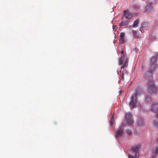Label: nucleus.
<instances>
[{
	"label": "nucleus",
	"mask_w": 158,
	"mask_h": 158,
	"mask_svg": "<svg viewBox=\"0 0 158 158\" xmlns=\"http://www.w3.org/2000/svg\"><path fill=\"white\" fill-rule=\"evenodd\" d=\"M126 132L129 135H130L132 134L131 132L128 129L126 130Z\"/></svg>",
	"instance_id": "obj_21"
},
{
	"label": "nucleus",
	"mask_w": 158,
	"mask_h": 158,
	"mask_svg": "<svg viewBox=\"0 0 158 158\" xmlns=\"http://www.w3.org/2000/svg\"><path fill=\"white\" fill-rule=\"evenodd\" d=\"M119 93L120 94L121 93V91H119Z\"/></svg>",
	"instance_id": "obj_24"
},
{
	"label": "nucleus",
	"mask_w": 158,
	"mask_h": 158,
	"mask_svg": "<svg viewBox=\"0 0 158 158\" xmlns=\"http://www.w3.org/2000/svg\"><path fill=\"white\" fill-rule=\"evenodd\" d=\"M152 7L150 5L147 6L145 8V11H148L151 10Z\"/></svg>",
	"instance_id": "obj_18"
},
{
	"label": "nucleus",
	"mask_w": 158,
	"mask_h": 158,
	"mask_svg": "<svg viewBox=\"0 0 158 158\" xmlns=\"http://www.w3.org/2000/svg\"><path fill=\"white\" fill-rule=\"evenodd\" d=\"M123 129L122 126H121L117 131L115 134V137L117 138H120L123 135Z\"/></svg>",
	"instance_id": "obj_9"
},
{
	"label": "nucleus",
	"mask_w": 158,
	"mask_h": 158,
	"mask_svg": "<svg viewBox=\"0 0 158 158\" xmlns=\"http://www.w3.org/2000/svg\"><path fill=\"white\" fill-rule=\"evenodd\" d=\"M150 110L154 113L158 112V101L152 103L151 106Z\"/></svg>",
	"instance_id": "obj_6"
},
{
	"label": "nucleus",
	"mask_w": 158,
	"mask_h": 158,
	"mask_svg": "<svg viewBox=\"0 0 158 158\" xmlns=\"http://www.w3.org/2000/svg\"><path fill=\"white\" fill-rule=\"evenodd\" d=\"M144 76L145 77L151 78L150 80L148 81L147 83L148 87V89L151 88L156 86L155 83L154 81L153 80V75L152 73L150 72H147L145 73Z\"/></svg>",
	"instance_id": "obj_3"
},
{
	"label": "nucleus",
	"mask_w": 158,
	"mask_h": 158,
	"mask_svg": "<svg viewBox=\"0 0 158 158\" xmlns=\"http://www.w3.org/2000/svg\"><path fill=\"white\" fill-rule=\"evenodd\" d=\"M125 119L129 125H132L133 123V120L132 118L131 114L130 113L126 114Z\"/></svg>",
	"instance_id": "obj_5"
},
{
	"label": "nucleus",
	"mask_w": 158,
	"mask_h": 158,
	"mask_svg": "<svg viewBox=\"0 0 158 158\" xmlns=\"http://www.w3.org/2000/svg\"><path fill=\"white\" fill-rule=\"evenodd\" d=\"M152 101V99L150 97H147L145 100V102L147 104L150 103Z\"/></svg>",
	"instance_id": "obj_15"
},
{
	"label": "nucleus",
	"mask_w": 158,
	"mask_h": 158,
	"mask_svg": "<svg viewBox=\"0 0 158 158\" xmlns=\"http://www.w3.org/2000/svg\"><path fill=\"white\" fill-rule=\"evenodd\" d=\"M157 61V56L155 55L152 56L151 58V61L153 63L156 62Z\"/></svg>",
	"instance_id": "obj_14"
},
{
	"label": "nucleus",
	"mask_w": 158,
	"mask_h": 158,
	"mask_svg": "<svg viewBox=\"0 0 158 158\" xmlns=\"http://www.w3.org/2000/svg\"><path fill=\"white\" fill-rule=\"evenodd\" d=\"M141 93V90L139 88L137 89L135 91L134 94L131 96V101L129 102V106L131 108L133 109L136 107L138 97L140 96Z\"/></svg>",
	"instance_id": "obj_1"
},
{
	"label": "nucleus",
	"mask_w": 158,
	"mask_h": 158,
	"mask_svg": "<svg viewBox=\"0 0 158 158\" xmlns=\"http://www.w3.org/2000/svg\"><path fill=\"white\" fill-rule=\"evenodd\" d=\"M127 71L126 70L123 71L121 75V79L124 80V77L125 76L127 75Z\"/></svg>",
	"instance_id": "obj_13"
},
{
	"label": "nucleus",
	"mask_w": 158,
	"mask_h": 158,
	"mask_svg": "<svg viewBox=\"0 0 158 158\" xmlns=\"http://www.w3.org/2000/svg\"><path fill=\"white\" fill-rule=\"evenodd\" d=\"M139 24V19H137L134 22L133 27H137L138 24Z\"/></svg>",
	"instance_id": "obj_16"
},
{
	"label": "nucleus",
	"mask_w": 158,
	"mask_h": 158,
	"mask_svg": "<svg viewBox=\"0 0 158 158\" xmlns=\"http://www.w3.org/2000/svg\"><path fill=\"white\" fill-rule=\"evenodd\" d=\"M149 93L151 95H154L157 93L158 92V87L155 86L151 88L148 89Z\"/></svg>",
	"instance_id": "obj_7"
},
{
	"label": "nucleus",
	"mask_w": 158,
	"mask_h": 158,
	"mask_svg": "<svg viewBox=\"0 0 158 158\" xmlns=\"http://www.w3.org/2000/svg\"><path fill=\"white\" fill-rule=\"evenodd\" d=\"M125 34L124 32H122L120 33V43L122 44L125 41Z\"/></svg>",
	"instance_id": "obj_12"
},
{
	"label": "nucleus",
	"mask_w": 158,
	"mask_h": 158,
	"mask_svg": "<svg viewBox=\"0 0 158 158\" xmlns=\"http://www.w3.org/2000/svg\"><path fill=\"white\" fill-rule=\"evenodd\" d=\"M141 148V146L139 145H135L132 147V151L135 154V156H131V158H139V151Z\"/></svg>",
	"instance_id": "obj_4"
},
{
	"label": "nucleus",
	"mask_w": 158,
	"mask_h": 158,
	"mask_svg": "<svg viewBox=\"0 0 158 158\" xmlns=\"http://www.w3.org/2000/svg\"><path fill=\"white\" fill-rule=\"evenodd\" d=\"M123 16H125L127 19H130L132 17V14L131 12L128 9L123 11Z\"/></svg>",
	"instance_id": "obj_8"
},
{
	"label": "nucleus",
	"mask_w": 158,
	"mask_h": 158,
	"mask_svg": "<svg viewBox=\"0 0 158 158\" xmlns=\"http://www.w3.org/2000/svg\"><path fill=\"white\" fill-rule=\"evenodd\" d=\"M138 124L139 125L141 126H143V124H144L143 122V121H142V123H141L139 121L138 122Z\"/></svg>",
	"instance_id": "obj_22"
},
{
	"label": "nucleus",
	"mask_w": 158,
	"mask_h": 158,
	"mask_svg": "<svg viewBox=\"0 0 158 158\" xmlns=\"http://www.w3.org/2000/svg\"><path fill=\"white\" fill-rule=\"evenodd\" d=\"M137 32L136 31H134L133 32V35L134 36L135 38H138L139 37V36H137L136 35Z\"/></svg>",
	"instance_id": "obj_20"
},
{
	"label": "nucleus",
	"mask_w": 158,
	"mask_h": 158,
	"mask_svg": "<svg viewBox=\"0 0 158 158\" xmlns=\"http://www.w3.org/2000/svg\"><path fill=\"white\" fill-rule=\"evenodd\" d=\"M157 68V65L155 64H149L148 66L149 69L151 71L155 70Z\"/></svg>",
	"instance_id": "obj_11"
},
{
	"label": "nucleus",
	"mask_w": 158,
	"mask_h": 158,
	"mask_svg": "<svg viewBox=\"0 0 158 158\" xmlns=\"http://www.w3.org/2000/svg\"><path fill=\"white\" fill-rule=\"evenodd\" d=\"M156 117L158 118V113H157L156 115Z\"/></svg>",
	"instance_id": "obj_23"
},
{
	"label": "nucleus",
	"mask_w": 158,
	"mask_h": 158,
	"mask_svg": "<svg viewBox=\"0 0 158 158\" xmlns=\"http://www.w3.org/2000/svg\"><path fill=\"white\" fill-rule=\"evenodd\" d=\"M128 21H123L120 24L119 26H126L128 24Z\"/></svg>",
	"instance_id": "obj_17"
},
{
	"label": "nucleus",
	"mask_w": 158,
	"mask_h": 158,
	"mask_svg": "<svg viewBox=\"0 0 158 158\" xmlns=\"http://www.w3.org/2000/svg\"><path fill=\"white\" fill-rule=\"evenodd\" d=\"M114 118L113 117V115L111 117V118L110 119V124H111V126H112L113 125V124L114 123Z\"/></svg>",
	"instance_id": "obj_19"
},
{
	"label": "nucleus",
	"mask_w": 158,
	"mask_h": 158,
	"mask_svg": "<svg viewBox=\"0 0 158 158\" xmlns=\"http://www.w3.org/2000/svg\"><path fill=\"white\" fill-rule=\"evenodd\" d=\"M121 54L122 55V57L120 59L119 61V64L121 65L123 64V60H125V61L123 65L121 67V70L120 72L121 73V70L122 69H125L128 66V62L129 59L127 56H125V55L124 53V51L122 50L121 52Z\"/></svg>",
	"instance_id": "obj_2"
},
{
	"label": "nucleus",
	"mask_w": 158,
	"mask_h": 158,
	"mask_svg": "<svg viewBox=\"0 0 158 158\" xmlns=\"http://www.w3.org/2000/svg\"><path fill=\"white\" fill-rule=\"evenodd\" d=\"M156 144L157 146H156L154 148L153 151V156L158 153V138L157 140Z\"/></svg>",
	"instance_id": "obj_10"
}]
</instances>
